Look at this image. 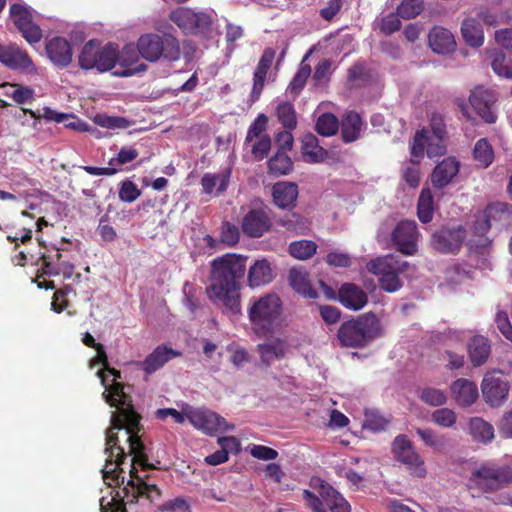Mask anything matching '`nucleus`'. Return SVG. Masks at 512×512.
I'll list each match as a JSON object with an SVG mask.
<instances>
[{
  "label": "nucleus",
  "instance_id": "obj_34",
  "mask_svg": "<svg viewBox=\"0 0 512 512\" xmlns=\"http://www.w3.org/2000/svg\"><path fill=\"white\" fill-rule=\"evenodd\" d=\"M301 153L309 163H320L327 157V151L319 145L317 137L312 133L301 138Z\"/></svg>",
  "mask_w": 512,
  "mask_h": 512
},
{
  "label": "nucleus",
  "instance_id": "obj_30",
  "mask_svg": "<svg viewBox=\"0 0 512 512\" xmlns=\"http://www.w3.org/2000/svg\"><path fill=\"white\" fill-rule=\"evenodd\" d=\"M298 186L294 182L279 181L272 187L275 205L281 209H292L298 197Z\"/></svg>",
  "mask_w": 512,
  "mask_h": 512
},
{
  "label": "nucleus",
  "instance_id": "obj_56",
  "mask_svg": "<svg viewBox=\"0 0 512 512\" xmlns=\"http://www.w3.org/2000/svg\"><path fill=\"white\" fill-rule=\"evenodd\" d=\"M428 133L429 130L423 128L418 130L414 136L413 143L411 145V156L417 158L418 161L424 156Z\"/></svg>",
  "mask_w": 512,
  "mask_h": 512
},
{
  "label": "nucleus",
  "instance_id": "obj_52",
  "mask_svg": "<svg viewBox=\"0 0 512 512\" xmlns=\"http://www.w3.org/2000/svg\"><path fill=\"white\" fill-rule=\"evenodd\" d=\"M22 111L24 114H29L34 119H40L41 117L48 120V121H54L56 123H62L65 122L67 119H75L74 115L72 114H66V113H60L57 112L50 107H44L43 113L40 114L38 112H35L31 109L22 108Z\"/></svg>",
  "mask_w": 512,
  "mask_h": 512
},
{
  "label": "nucleus",
  "instance_id": "obj_28",
  "mask_svg": "<svg viewBox=\"0 0 512 512\" xmlns=\"http://www.w3.org/2000/svg\"><path fill=\"white\" fill-rule=\"evenodd\" d=\"M459 162L454 157H447L437 164L431 174L434 188L442 189L450 184L459 172Z\"/></svg>",
  "mask_w": 512,
  "mask_h": 512
},
{
  "label": "nucleus",
  "instance_id": "obj_31",
  "mask_svg": "<svg viewBox=\"0 0 512 512\" xmlns=\"http://www.w3.org/2000/svg\"><path fill=\"white\" fill-rule=\"evenodd\" d=\"M275 278L274 270L270 262L263 258L256 260L248 270L247 282L252 288L271 283Z\"/></svg>",
  "mask_w": 512,
  "mask_h": 512
},
{
  "label": "nucleus",
  "instance_id": "obj_48",
  "mask_svg": "<svg viewBox=\"0 0 512 512\" xmlns=\"http://www.w3.org/2000/svg\"><path fill=\"white\" fill-rule=\"evenodd\" d=\"M419 399L430 406H441L446 403V393L434 387H425L418 392Z\"/></svg>",
  "mask_w": 512,
  "mask_h": 512
},
{
  "label": "nucleus",
  "instance_id": "obj_25",
  "mask_svg": "<svg viewBox=\"0 0 512 512\" xmlns=\"http://www.w3.org/2000/svg\"><path fill=\"white\" fill-rule=\"evenodd\" d=\"M338 301L347 309L358 311L368 302L366 292L354 283H344L337 293Z\"/></svg>",
  "mask_w": 512,
  "mask_h": 512
},
{
  "label": "nucleus",
  "instance_id": "obj_45",
  "mask_svg": "<svg viewBox=\"0 0 512 512\" xmlns=\"http://www.w3.org/2000/svg\"><path fill=\"white\" fill-rule=\"evenodd\" d=\"M277 117L279 122L287 130H294L297 126L296 111L293 104L289 102H283L278 105Z\"/></svg>",
  "mask_w": 512,
  "mask_h": 512
},
{
  "label": "nucleus",
  "instance_id": "obj_29",
  "mask_svg": "<svg viewBox=\"0 0 512 512\" xmlns=\"http://www.w3.org/2000/svg\"><path fill=\"white\" fill-rule=\"evenodd\" d=\"M428 43L431 49L437 54H449L456 49L454 35L442 26H435L430 30Z\"/></svg>",
  "mask_w": 512,
  "mask_h": 512
},
{
  "label": "nucleus",
  "instance_id": "obj_46",
  "mask_svg": "<svg viewBox=\"0 0 512 512\" xmlns=\"http://www.w3.org/2000/svg\"><path fill=\"white\" fill-rule=\"evenodd\" d=\"M316 131L322 136H332L339 129L338 118L332 113H323L316 122Z\"/></svg>",
  "mask_w": 512,
  "mask_h": 512
},
{
  "label": "nucleus",
  "instance_id": "obj_62",
  "mask_svg": "<svg viewBox=\"0 0 512 512\" xmlns=\"http://www.w3.org/2000/svg\"><path fill=\"white\" fill-rule=\"evenodd\" d=\"M140 195L141 191L134 182L130 180H125L122 182L119 189L120 200L123 202L131 203L134 202Z\"/></svg>",
  "mask_w": 512,
  "mask_h": 512
},
{
  "label": "nucleus",
  "instance_id": "obj_9",
  "mask_svg": "<svg viewBox=\"0 0 512 512\" xmlns=\"http://www.w3.org/2000/svg\"><path fill=\"white\" fill-rule=\"evenodd\" d=\"M78 62L84 70L110 71L117 63V44L109 42L101 46L98 40L91 39L84 44Z\"/></svg>",
  "mask_w": 512,
  "mask_h": 512
},
{
  "label": "nucleus",
  "instance_id": "obj_58",
  "mask_svg": "<svg viewBox=\"0 0 512 512\" xmlns=\"http://www.w3.org/2000/svg\"><path fill=\"white\" fill-rule=\"evenodd\" d=\"M403 179L412 188H417L420 184L419 161L411 159L410 164L403 169Z\"/></svg>",
  "mask_w": 512,
  "mask_h": 512
},
{
  "label": "nucleus",
  "instance_id": "obj_17",
  "mask_svg": "<svg viewBox=\"0 0 512 512\" xmlns=\"http://www.w3.org/2000/svg\"><path fill=\"white\" fill-rule=\"evenodd\" d=\"M466 236V230L462 225L451 228L443 227L432 235L431 245L440 253L456 254L462 247Z\"/></svg>",
  "mask_w": 512,
  "mask_h": 512
},
{
  "label": "nucleus",
  "instance_id": "obj_22",
  "mask_svg": "<svg viewBox=\"0 0 512 512\" xmlns=\"http://www.w3.org/2000/svg\"><path fill=\"white\" fill-rule=\"evenodd\" d=\"M482 395L486 403L492 407L504 404L509 394V383L501 377L485 376L482 381Z\"/></svg>",
  "mask_w": 512,
  "mask_h": 512
},
{
  "label": "nucleus",
  "instance_id": "obj_61",
  "mask_svg": "<svg viewBox=\"0 0 512 512\" xmlns=\"http://www.w3.org/2000/svg\"><path fill=\"white\" fill-rule=\"evenodd\" d=\"M282 225L289 231L303 233L308 227V222L301 215L292 213L282 220Z\"/></svg>",
  "mask_w": 512,
  "mask_h": 512
},
{
  "label": "nucleus",
  "instance_id": "obj_12",
  "mask_svg": "<svg viewBox=\"0 0 512 512\" xmlns=\"http://www.w3.org/2000/svg\"><path fill=\"white\" fill-rule=\"evenodd\" d=\"M169 19L185 34H204L210 31L212 19L205 12H195L187 7H180L172 11Z\"/></svg>",
  "mask_w": 512,
  "mask_h": 512
},
{
  "label": "nucleus",
  "instance_id": "obj_24",
  "mask_svg": "<svg viewBox=\"0 0 512 512\" xmlns=\"http://www.w3.org/2000/svg\"><path fill=\"white\" fill-rule=\"evenodd\" d=\"M45 51L49 60L59 68H65L72 62V47L64 37L57 36L48 40Z\"/></svg>",
  "mask_w": 512,
  "mask_h": 512
},
{
  "label": "nucleus",
  "instance_id": "obj_51",
  "mask_svg": "<svg viewBox=\"0 0 512 512\" xmlns=\"http://www.w3.org/2000/svg\"><path fill=\"white\" fill-rule=\"evenodd\" d=\"M5 87L11 89V93H7V96L11 97L17 104H25L34 100L35 92L29 86L22 84H5Z\"/></svg>",
  "mask_w": 512,
  "mask_h": 512
},
{
  "label": "nucleus",
  "instance_id": "obj_19",
  "mask_svg": "<svg viewBox=\"0 0 512 512\" xmlns=\"http://www.w3.org/2000/svg\"><path fill=\"white\" fill-rule=\"evenodd\" d=\"M0 63L12 70L29 74L36 72V67L28 52L16 44L0 45Z\"/></svg>",
  "mask_w": 512,
  "mask_h": 512
},
{
  "label": "nucleus",
  "instance_id": "obj_55",
  "mask_svg": "<svg viewBox=\"0 0 512 512\" xmlns=\"http://www.w3.org/2000/svg\"><path fill=\"white\" fill-rule=\"evenodd\" d=\"M491 66L497 75L512 79V65L506 63V57L502 52L494 53Z\"/></svg>",
  "mask_w": 512,
  "mask_h": 512
},
{
  "label": "nucleus",
  "instance_id": "obj_18",
  "mask_svg": "<svg viewBox=\"0 0 512 512\" xmlns=\"http://www.w3.org/2000/svg\"><path fill=\"white\" fill-rule=\"evenodd\" d=\"M417 224L413 220H402L391 233V241L397 250L404 255H414L418 250Z\"/></svg>",
  "mask_w": 512,
  "mask_h": 512
},
{
  "label": "nucleus",
  "instance_id": "obj_20",
  "mask_svg": "<svg viewBox=\"0 0 512 512\" xmlns=\"http://www.w3.org/2000/svg\"><path fill=\"white\" fill-rule=\"evenodd\" d=\"M141 56L136 49V45L126 44L121 51L117 49V63L122 68L114 72L118 77H130L145 73L148 65L141 62Z\"/></svg>",
  "mask_w": 512,
  "mask_h": 512
},
{
  "label": "nucleus",
  "instance_id": "obj_23",
  "mask_svg": "<svg viewBox=\"0 0 512 512\" xmlns=\"http://www.w3.org/2000/svg\"><path fill=\"white\" fill-rule=\"evenodd\" d=\"M272 226L271 219L264 209H252L243 218L242 230L249 237L259 238Z\"/></svg>",
  "mask_w": 512,
  "mask_h": 512
},
{
  "label": "nucleus",
  "instance_id": "obj_64",
  "mask_svg": "<svg viewBox=\"0 0 512 512\" xmlns=\"http://www.w3.org/2000/svg\"><path fill=\"white\" fill-rule=\"evenodd\" d=\"M239 236H240L239 230L235 225H233L229 222H225L222 225L221 231H220V242L221 243L228 245V246H233L238 243Z\"/></svg>",
  "mask_w": 512,
  "mask_h": 512
},
{
  "label": "nucleus",
  "instance_id": "obj_8",
  "mask_svg": "<svg viewBox=\"0 0 512 512\" xmlns=\"http://www.w3.org/2000/svg\"><path fill=\"white\" fill-rule=\"evenodd\" d=\"M407 267L408 262L392 254L372 259L366 265L370 273L378 276L380 288L388 293L396 292L402 287L399 274Z\"/></svg>",
  "mask_w": 512,
  "mask_h": 512
},
{
  "label": "nucleus",
  "instance_id": "obj_7",
  "mask_svg": "<svg viewBox=\"0 0 512 512\" xmlns=\"http://www.w3.org/2000/svg\"><path fill=\"white\" fill-rule=\"evenodd\" d=\"M310 485L319 496L307 489L303 490L302 496L313 512H327L326 508L331 512H350L348 501L329 483L319 477H313Z\"/></svg>",
  "mask_w": 512,
  "mask_h": 512
},
{
  "label": "nucleus",
  "instance_id": "obj_36",
  "mask_svg": "<svg viewBox=\"0 0 512 512\" xmlns=\"http://www.w3.org/2000/svg\"><path fill=\"white\" fill-rule=\"evenodd\" d=\"M231 176V170L226 169L221 173H205L201 178L202 190L206 194H212L216 189V195L225 192Z\"/></svg>",
  "mask_w": 512,
  "mask_h": 512
},
{
  "label": "nucleus",
  "instance_id": "obj_14",
  "mask_svg": "<svg viewBox=\"0 0 512 512\" xmlns=\"http://www.w3.org/2000/svg\"><path fill=\"white\" fill-rule=\"evenodd\" d=\"M496 205H488L483 211L479 212L473 223V233L477 239L472 238L468 242V247L471 253L485 255L491 245V240L486 237V233L491 228V218Z\"/></svg>",
  "mask_w": 512,
  "mask_h": 512
},
{
  "label": "nucleus",
  "instance_id": "obj_38",
  "mask_svg": "<svg viewBox=\"0 0 512 512\" xmlns=\"http://www.w3.org/2000/svg\"><path fill=\"white\" fill-rule=\"evenodd\" d=\"M469 432L473 440L487 444L494 438L493 426L480 417L471 418L469 422Z\"/></svg>",
  "mask_w": 512,
  "mask_h": 512
},
{
  "label": "nucleus",
  "instance_id": "obj_40",
  "mask_svg": "<svg viewBox=\"0 0 512 512\" xmlns=\"http://www.w3.org/2000/svg\"><path fill=\"white\" fill-rule=\"evenodd\" d=\"M434 215V199L429 188H423L417 203V216L426 224L432 221Z\"/></svg>",
  "mask_w": 512,
  "mask_h": 512
},
{
  "label": "nucleus",
  "instance_id": "obj_54",
  "mask_svg": "<svg viewBox=\"0 0 512 512\" xmlns=\"http://www.w3.org/2000/svg\"><path fill=\"white\" fill-rule=\"evenodd\" d=\"M139 156V151L131 146H123L116 157L109 160L108 164L112 167H119L134 161Z\"/></svg>",
  "mask_w": 512,
  "mask_h": 512
},
{
  "label": "nucleus",
  "instance_id": "obj_4",
  "mask_svg": "<svg viewBox=\"0 0 512 512\" xmlns=\"http://www.w3.org/2000/svg\"><path fill=\"white\" fill-rule=\"evenodd\" d=\"M381 335V322L370 312L344 321L337 331V340L341 347L362 349Z\"/></svg>",
  "mask_w": 512,
  "mask_h": 512
},
{
  "label": "nucleus",
  "instance_id": "obj_43",
  "mask_svg": "<svg viewBox=\"0 0 512 512\" xmlns=\"http://www.w3.org/2000/svg\"><path fill=\"white\" fill-rule=\"evenodd\" d=\"M268 168L271 174L280 176L287 175L293 169L291 158L283 151H277L268 161Z\"/></svg>",
  "mask_w": 512,
  "mask_h": 512
},
{
  "label": "nucleus",
  "instance_id": "obj_27",
  "mask_svg": "<svg viewBox=\"0 0 512 512\" xmlns=\"http://www.w3.org/2000/svg\"><path fill=\"white\" fill-rule=\"evenodd\" d=\"M97 376L100 378L101 384L105 387L103 397L110 406L117 407L119 410L132 404L131 397L124 392V386L122 383L107 384L106 375H104L102 370L97 372Z\"/></svg>",
  "mask_w": 512,
  "mask_h": 512
},
{
  "label": "nucleus",
  "instance_id": "obj_1",
  "mask_svg": "<svg viewBox=\"0 0 512 512\" xmlns=\"http://www.w3.org/2000/svg\"><path fill=\"white\" fill-rule=\"evenodd\" d=\"M141 416L133 409L132 404L119 409L112 415L111 427L106 432L105 468L102 470L103 479L110 480V486L124 483V470L121 467L127 454L119 445L118 433L116 431L125 430L127 442L129 443V454L132 455V461L138 463L142 470L154 469L155 466L148 462L146 447L139 437L141 430Z\"/></svg>",
  "mask_w": 512,
  "mask_h": 512
},
{
  "label": "nucleus",
  "instance_id": "obj_60",
  "mask_svg": "<svg viewBox=\"0 0 512 512\" xmlns=\"http://www.w3.org/2000/svg\"><path fill=\"white\" fill-rule=\"evenodd\" d=\"M267 123L268 117L265 114H259L248 129L245 143L251 142L254 138L264 135L263 132L266 130Z\"/></svg>",
  "mask_w": 512,
  "mask_h": 512
},
{
  "label": "nucleus",
  "instance_id": "obj_5",
  "mask_svg": "<svg viewBox=\"0 0 512 512\" xmlns=\"http://www.w3.org/2000/svg\"><path fill=\"white\" fill-rule=\"evenodd\" d=\"M247 312L253 333L266 337L281 325L282 301L276 293H267L251 299Z\"/></svg>",
  "mask_w": 512,
  "mask_h": 512
},
{
  "label": "nucleus",
  "instance_id": "obj_50",
  "mask_svg": "<svg viewBox=\"0 0 512 512\" xmlns=\"http://www.w3.org/2000/svg\"><path fill=\"white\" fill-rule=\"evenodd\" d=\"M311 74V67L308 64H301L298 71L294 75L293 79L291 80L288 91L294 95L298 96L301 92V90L304 88L307 79L309 78Z\"/></svg>",
  "mask_w": 512,
  "mask_h": 512
},
{
  "label": "nucleus",
  "instance_id": "obj_26",
  "mask_svg": "<svg viewBox=\"0 0 512 512\" xmlns=\"http://www.w3.org/2000/svg\"><path fill=\"white\" fill-rule=\"evenodd\" d=\"M492 351L491 341L483 335H474L467 342V352L470 363L474 367L484 365Z\"/></svg>",
  "mask_w": 512,
  "mask_h": 512
},
{
  "label": "nucleus",
  "instance_id": "obj_2",
  "mask_svg": "<svg viewBox=\"0 0 512 512\" xmlns=\"http://www.w3.org/2000/svg\"><path fill=\"white\" fill-rule=\"evenodd\" d=\"M246 260L247 257L228 253L211 262L207 294L234 315L240 313V280L245 275Z\"/></svg>",
  "mask_w": 512,
  "mask_h": 512
},
{
  "label": "nucleus",
  "instance_id": "obj_44",
  "mask_svg": "<svg viewBox=\"0 0 512 512\" xmlns=\"http://www.w3.org/2000/svg\"><path fill=\"white\" fill-rule=\"evenodd\" d=\"M473 155L480 167L487 168L493 162L494 152L486 138H481L476 142Z\"/></svg>",
  "mask_w": 512,
  "mask_h": 512
},
{
  "label": "nucleus",
  "instance_id": "obj_32",
  "mask_svg": "<svg viewBox=\"0 0 512 512\" xmlns=\"http://www.w3.org/2000/svg\"><path fill=\"white\" fill-rule=\"evenodd\" d=\"M451 392L459 406H471L478 398L477 385L468 379L460 378L451 384Z\"/></svg>",
  "mask_w": 512,
  "mask_h": 512
},
{
  "label": "nucleus",
  "instance_id": "obj_47",
  "mask_svg": "<svg viewBox=\"0 0 512 512\" xmlns=\"http://www.w3.org/2000/svg\"><path fill=\"white\" fill-rule=\"evenodd\" d=\"M416 433L426 446L434 449V451L442 453L445 448L446 439L444 436L437 435L432 429L417 428Z\"/></svg>",
  "mask_w": 512,
  "mask_h": 512
},
{
  "label": "nucleus",
  "instance_id": "obj_59",
  "mask_svg": "<svg viewBox=\"0 0 512 512\" xmlns=\"http://www.w3.org/2000/svg\"><path fill=\"white\" fill-rule=\"evenodd\" d=\"M446 137H429L426 142V152L429 158L442 156L446 153Z\"/></svg>",
  "mask_w": 512,
  "mask_h": 512
},
{
  "label": "nucleus",
  "instance_id": "obj_53",
  "mask_svg": "<svg viewBox=\"0 0 512 512\" xmlns=\"http://www.w3.org/2000/svg\"><path fill=\"white\" fill-rule=\"evenodd\" d=\"M424 0H403L397 7L401 18L412 19L423 11Z\"/></svg>",
  "mask_w": 512,
  "mask_h": 512
},
{
  "label": "nucleus",
  "instance_id": "obj_37",
  "mask_svg": "<svg viewBox=\"0 0 512 512\" xmlns=\"http://www.w3.org/2000/svg\"><path fill=\"white\" fill-rule=\"evenodd\" d=\"M362 120L355 111L347 112L341 122V138L345 143H352L360 137Z\"/></svg>",
  "mask_w": 512,
  "mask_h": 512
},
{
  "label": "nucleus",
  "instance_id": "obj_3",
  "mask_svg": "<svg viewBox=\"0 0 512 512\" xmlns=\"http://www.w3.org/2000/svg\"><path fill=\"white\" fill-rule=\"evenodd\" d=\"M136 49L141 58L150 63L160 60L173 63L179 61L181 57L185 63H190L194 60L196 53V47L192 42L185 41L181 47L180 41L169 33L142 34L136 41Z\"/></svg>",
  "mask_w": 512,
  "mask_h": 512
},
{
  "label": "nucleus",
  "instance_id": "obj_57",
  "mask_svg": "<svg viewBox=\"0 0 512 512\" xmlns=\"http://www.w3.org/2000/svg\"><path fill=\"white\" fill-rule=\"evenodd\" d=\"M432 420L441 427H452L457 420L455 412L448 408L437 409L432 413Z\"/></svg>",
  "mask_w": 512,
  "mask_h": 512
},
{
  "label": "nucleus",
  "instance_id": "obj_13",
  "mask_svg": "<svg viewBox=\"0 0 512 512\" xmlns=\"http://www.w3.org/2000/svg\"><path fill=\"white\" fill-rule=\"evenodd\" d=\"M498 98L494 91L484 86H476L470 91L469 103L481 120L487 124H494L498 115L495 104Z\"/></svg>",
  "mask_w": 512,
  "mask_h": 512
},
{
  "label": "nucleus",
  "instance_id": "obj_42",
  "mask_svg": "<svg viewBox=\"0 0 512 512\" xmlns=\"http://www.w3.org/2000/svg\"><path fill=\"white\" fill-rule=\"evenodd\" d=\"M227 443H232L234 446H239V441L234 436L219 437L218 444L220 445L221 449L206 456L204 458V462L211 466H217L222 463H225L229 458L228 452L225 449V447L227 446Z\"/></svg>",
  "mask_w": 512,
  "mask_h": 512
},
{
  "label": "nucleus",
  "instance_id": "obj_16",
  "mask_svg": "<svg viewBox=\"0 0 512 512\" xmlns=\"http://www.w3.org/2000/svg\"><path fill=\"white\" fill-rule=\"evenodd\" d=\"M135 465H138V463H134L132 461L129 471L130 480L123 488V498L126 499L128 503H136L139 497L143 496H145L150 501L159 499L161 496L160 489L157 487V485L146 483L143 478L138 476V470Z\"/></svg>",
  "mask_w": 512,
  "mask_h": 512
},
{
  "label": "nucleus",
  "instance_id": "obj_10",
  "mask_svg": "<svg viewBox=\"0 0 512 512\" xmlns=\"http://www.w3.org/2000/svg\"><path fill=\"white\" fill-rule=\"evenodd\" d=\"M35 16L36 11L25 3H12L9 7V21L31 46L40 43L43 38V30Z\"/></svg>",
  "mask_w": 512,
  "mask_h": 512
},
{
  "label": "nucleus",
  "instance_id": "obj_49",
  "mask_svg": "<svg viewBox=\"0 0 512 512\" xmlns=\"http://www.w3.org/2000/svg\"><path fill=\"white\" fill-rule=\"evenodd\" d=\"M94 122L98 126L107 129H126L131 126V122L125 117L106 114H97L94 117Z\"/></svg>",
  "mask_w": 512,
  "mask_h": 512
},
{
  "label": "nucleus",
  "instance_id": "obj_63",
  "mask_svg": "<svg viewBox=\"0 0 512 512\" xmlns=\"http://www.w3.org/2000/svg\"><path fill=\"white\" fill-rule=\"evenodd\" d=\"M388 421L377 412H366L363 427L374 431H382L386 428Z\"/></svg>",
  "mask_w": 512,
  "mask_h": 512
},
{
  "label": "nucleus",
  "instance_id": "obj_6",
  "mask_svg": "<svg viewBox=\"0 0 512 512\" xmlns=\"http://www.w3.org/2000/svg\"><path fill=\"white\" fill-rule=\"evenodd\" d=\"M512 484V465L495 460L484 461L471 472L469 488L481 493H491Z\"/></svg>",
  "mask_w": 512,
  "mask_h": 512
},
{
  "label": "nucleus",
  "instance_id": "obj_33",
  "mask_svg": "<svg viewBox=\"0 0 512 512\" xmlns=\"http://www.w3.org/2000/svg\"><path fill=\"white\" fill-rule=\"evenodd\" d=\"M287 350V342L280 338L257 345L261 363L266 367H269L275 360L283 359L286 356Z\"/></svg>",
  "mask_w": 512,
  "mask_h": 512
},
{
  "label": "nucleus",
  "instance_id": "obj_39",
  "mask_svg": "<svg viewBox=\"0 0 512 512\" xmlns=\"http://www.w3.org/2000/svg\"><path fill=\"white\" fill-rule=\"evenodd\" d=\"M289 281L293 290L303 297L308 299H315L317 297V292L310 284L305 273L297 269H291L289 273Z\"/></svg>",
  "mask_w": 512,
  "mask_h": 512
},
{
  "label": "nucleus",
  "instance_id": "obj_35",
  "mask_svg": "<svg viewBox=\"0 0 512 512\" xmlns=\"http://www.w3.org/2000/svg\"><path fill=\"white\" fill-rule=\"evenodd\" d=\"M461 34L465 43L473 48H479L484 43V31L479 20L466 18L461 24Z\"/></svg>",
  "mask_w": 512,
  "mask_h": 512
},
{
  "label": "nucleus",
  "instance_id": "obj_21",
  "mask_svg": "<svg viewBox=\"0 0 512 512\" xmlns=\"http://www.w3.org/2000/svg\"><path fill=\"white\" fill-rule=\"evenodd\" d=\"M179 356H181L180 351L166 345H159L144 360L136 361L134 364L144 371L145 379L147 380L148 376L162 368L171 359Z\"/></svg>",
  "mask_w": 512,
  "mask_h": 512
},
{
  "label": "nucleus",
  "instance_id": "obj_11",
  "mask_svg": "<svg viewBox=\"0 0 512 512\" xmlns=\"http://www.w3.org/2000/svg\"><path fill=\"white\" fill-rule=\"evenodd\" d=\"M392 454L396 461L403 464L410 474L424 478L427 474L424 460L414 449L412 442L404 434L398 435L392 442Z\"/></svg>",
  "mask_w": 512,
  "mask_h": 512
},
{
  "label": "nucleus",
  "instance_id": "obj_15",
  "mask_svg": "<svg viewBox=\"0 0 512 512\" xmlns=\"http://www.w3.org/2000/svg\"><path fill=\"white\" fill-rule=\"evenodd\" d=\"M186 417L196 429L208 435L234 429V425L228 424L225 418L210 410L196 409L187 413Z\"/></svg>",
  "mask_w": 512,
  "mask_h": 512
},
{
  "label": "nucleus",
  "instance_id": "obj_41",
  "mask_svg": "<svg viewBox=\"0 0 512 512\" xmlns=\"http://www.w3.org/2000/svg\"><path fill=\"white\" fill-rule=\"evenodd\" d=\"M317 247L314 241L304 239L291 242L288 251L296 259L307 260L315 255Z\"/></svg>",
  "mask_w": 512,
  "mask_h": 512
}]
</instances>
